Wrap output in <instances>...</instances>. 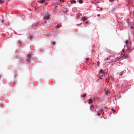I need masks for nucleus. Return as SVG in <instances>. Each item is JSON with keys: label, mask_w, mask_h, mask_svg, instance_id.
Returning a JSON list of instances; mask_svg holds the SVG:
<instances>
[{"label": "nucleus", "mask_w": 134, "mask_h": 134, "mask_svg": "<svg viewBox=\"0 0 134 134\" xmlns=\"http://www.w3.org/2000/svg\"><path fill=\"white\" fill-rule=\"evenodd\" d=\"M130 45L129 46H127V50L128 51H129L130 52H131L132 51V50L130 49V47H131V43H130Z\"/></svg>", "instance_id": "1"}, {"label": "nucleus", "mask_w": 134, "mask_h": 134, "mask_svg": "<svg viewBox=\"0 0 134 134\" xmlns=\"http://www.w3.org/2000/svg\"><path fill=\"white\" fill-rule=\"evenodd\" d=\"M49 18V16L48 15H46L45 16L44 19L46 20H48Z\"/></svg>", "instance_id": "2"}, {"label": "nucleus", "mask_w": 134, "mask_h": 134, "mask_svg": "<svg viewBox=\"0 0 134 134\" xmlns=\"http://www.w3.org/2000/svg\"><path fill=\"white\" fill-rule=\"evenodd\" d=\"M87 19V18H86L85 17H83L81 18V21H85Z\"/></svg>", "instance_id": "3"}, {"label": "nucleus", "mask_w": 134, "mask_h": 134, "mask_svg": "<svg viewBox=\"0 0 134 134\" xmlns=\"http://www.w3.org/2000/svg\"><path fill=\"white\" fill-rule=\"evenodd\" d=\"M92 101L93 99H89L88 103L89 104H91L92 102Z\"/></svg>", "instance_id": "4"}, {"label": "nucleus", "mask_w": 134, "mask_h": 134, "mask_svg": "<svg viewBox=\"0 0 134 134\" xmlns=\"http://www.w3.org/2000/svg\"><path fill=\"white\" fill-rule=\"evenodd\" d=\"M104 72V71L102 69H101L99 72V73L100 74V73H103Z\"/></svg>", "instance_id": "5"}, {"label": "nucleus", "mask_w": 134, "mask_h": 134, "mask_svg": "<svg viewBox=\"0 0 134 134\" xmlns=\"http://www.w3.org/2000/svg\"><path fill=\"white\" fill-rule=\"evenodd\" d=\"M86 93H85V94H84L83 95H81V96L82 97H86Z\"/></svg>", "instance_id": "6"}, {"label": "nucleus", "mask_w": 134, "mask_h": 134, "mask_svg": "<svg viewBox=\"0 0 134 134\" xmlns=\"http://www.w3.org/2000/svg\"><path fill=\"white\" fill-rule=\"evenodd\" d=\"M76 2L74 0H71V3H76Z\"/></svg>", "instance_id": "7"}, {"label": "nucleus", "mask_w": 134, "mask_h": 134, "mask_svg": "<svg viewBox=\"0 0 134 134\" xmlns=\"http://www.w3.org/2000/svg\"><path fill=\"white\" fill-rule=\"evenodd\" d=\"M45 0H42L40 2L43 3L45 2Z\"/></svg>", "instance_id": "8"}, {"label": "nucleus", "mask_w": 134, "mask_h": 134, "mask_svg": "<svg viewBox=\"0 0 134 134\" xmlns=\"http://www.w3.org/2000/svg\"><path fill=\"white\" fill-rule=\"evenodd\" d=\"M93 107H93L92 105H91L90 107V109L91 110L93 111V110L92 109V108Z\"/></svg>", "instance_id": "9"}, {"label": "nucleus", "mask_w": 134, "mask_h": 134, "mask_svg": "<svg viewBox=\"0 0 134 134\" xmlns=\"http://www.w3.org/2000/svg\"><path fill=\"white\" fill-rule=\"evenodd\" d=\"M129 57V55H125V58H128Z\"/></svg>", "instance_id": "10"}, {"label": "nucleus", "mask_w": 134, "mask_h": 134, "mask_svg": "<svg viewBox=\"0 0 134 134\" xmlns=\"http://www.w3.org/2000/svg\"><path fill=\"white\" fill-rule=\"evenodd\" d=\"M79 2L80 3H82L83 2V1L82 0H79Z\"/></svg>", "instance_id": "11"}, {"label": "nucleus", "mask_w": 134, "mask_h": 134, "mask_svg": "<svg viewBox=\"0 0 134 134\" xmlns=\"http://www.w3.org/2000/svg\"><path fill=\"white\" fill-rule=\"evenodd\" d=\"M4 2V1H3L2 0H0V4L3 3Z\"/></svg>", "instance_id": "12"}, {"label": "nucleus", "mask_w": 134, "mask_h": 134, "mask_svg": "<svg viewBox=\"0 0 134 134\" xmlns=\"http://www.w3.org/2000/svg\"><path fill=\"white\" fill-rule=\"evenodd\" d=\"M106 59L107 60L110 59V56H109V57L107 58H106Z\"/></svg>", "instance_id": "13"}, {"label": "nucleus", "mask_w": 134, "mask_h": 134, "mask_svg": "<svg viewBox=\"0 0 134 134\" xmlns=\"http://www.w3.org/2000/svg\"><path fill=\"white\" fill-rule=\"evenodd\" d=\"M111 110L113 111V113H114L115 111V110L113 108H111Z\"/></svg>", "instance_id": "14"}, {"label": "nucleus", "mask_w": 134, "mask_h": 134, "mask_svg": "<svg viewBox=\"0 0 134 134\" xmlns=\"http://www.w3.org/2000/svg\"><path fill=\"white\" fill-rule=\"evenodd\" d=\"M99 63H100L99 62V61L97 63V65L98 66H99Z\"/></svg>", "instance_id": "15"}, {"label": "nucleus", "mask_w": 134, "mask_h": 134, "mask_svg": "<svg viewBox=\"0 0 134 134\" xmlns=\"http://www.w3.org/2000/svg\"><path fill=\"white\" fill-rule=\"evenodd\" d=\"M100 114V113H98V114H96V115L97 116L98 115V116H99Z\"/></svg>", "instance_id": "16"}, {"label": "nucleus", "mask_w": 134, "mask_h": 134, "mask_svg": "<svg viewBox=\"0 0 134 134\" xmlns=\"http://www.w3.org/2000/svg\"><path fill=\"white\" fill-rule=\"evenodd\" d=\"M109 93V91H107L105 93V94L106 95L107 94Z\"/></svg>", "instance_id": "17"}, {"label": "nucleus", "mask_w": 134, "mask_h": 134, "mask_svg": "<svg viewBox=\"0 0 134 134\" xmlns=\"http://www.w3.org/2000/svg\"><path fill=\"white\" fill-rule=\"evenodd\" d=\"M128 42V41L127 40H126L125 42V43L127 44Z\"/></svg>", "instance_id": "18"}, {"label": "nucleus", "mask_w": 134, "mask_h": 134, "mask_svg": "<svg viewBox=\"0 0 134 134\" xmlns=\"http://www.w3.org/2000/svg\"><path fill=\"white\" fill-rule=\"evenodd\" d=\"M85 23H86V24H87V25H88V24L89 23H88V21H86L85 22ZM87 26V25H86V26Z\"/></svg>", "instance_id": "19"}, {"label": "nucleus", "mask_w": 134, "mask_h": 134, "mask_svg": "<svg viewBox=\"0 0 134 134\" xmlns=\"http://www.w3.org/2000/svg\"><path fill=\"white\" fill-rule=\"evenodd\" d=\"M99 110L101 111V112H102V111H103V109H100Z\"/></svg>", "instance_id": "20"}, {"label": "nucleus", "mask_w": 134, "mask_h": 134, "mask_svg": "<svg viewBox=\"0 0 134 134\" xmlns=\"http://www.w3.org/2000/svg\"><path fill=\"white\" fill-rule=\"evenodd\" d=\"M89 58H86V60L87 61L88 60H89Z\"/></svg>", "instance_id": "21"}, {"label": "nucleus", "mask_w": 134, "mask_h": 134, "mask_svg": "<svg viewBox=\"0 0 134 134\" xmlns=\"http://www.w3.org/2000/svg\"><path fill=\"white\" fill-rule=\"evenodd\" d=\"M4 21L3 20H2V21H1L2 22V23H3L4 22Z\"/></svg>", "instance_id": "22"}, {"label": "nucleus", "mask_w": 134, "mask_h": 134, "mask_svg": "<svg viewBox=\"0 0 134 134\" xmlns=\"http://www.w3.org/2000/svg\"><path fill=\"white\" fill-rule=\"evenodd\" d=\"M30 56H31V55H30V54H29V55H28V57H30Z\"/></svg>", "instance_id": "23"}, {"label": "nucleus", "mask_w": 134, "mask_h": 134, "mask_svg": "<svg viewBox=\"0 0 134 134\" xmlns=\"http://www.w3.org/2000/svg\"><path fill=\"white\" fill-rule=\"evenodd\" d=\"M114 0H109V1L110 2H111V1H113Z\"/></svg>", "instance_id": "24"}, {"label": "nucleus", "mask_w": 134, "mask_h": 134, "mask_svg": "<svg viewBox=\"0 0 134 134\" xmlns=\"http://www.w3.org/2000/svg\"><path fill=\"white\" fill-rule=\"evenodd\" d=\"M97 16H100V14H98L97 15Z\"/></svg>", "instance_id": "25"}, {"label": "nucleus", "mask_w": 134, "mask_h": 134, "mask_svg": "<svg viewBox=\"0 0 134 134\" xmlns=\"http://www.w3.org/2000/svg\"><path fill=\"white\" fill-rule=\"evenodd\" d=\"M122 51L123 52H124V49H123L122 50Z\"/></svg>", "instance_id": "26"}, {"label": "nucleus", "mask_w": 134, "mask_h": 134, "mask_svg": "<svg viewBox=\"0 0 134 134\" xmlns=\"http://www.w3.org/2000/svg\"><path fill=\"white\" fill-rule=\"evenodd\" d=\"M133 28V27L132 26H131V28L132 29Z\"/></svg>", "instance_id": "27"}, {"label": "nucleus", "mask_w": 134, "mask_h": 134, "mask_svg": "<svg viewBox=\"0 0 134 134\" xmlns=\"http://www.w3.org/2000/svg\"><path fill=\"white\" fill-rule=\"evenodd\" d=\"M63 0H60V1H62Z\"/></svg>", "instance_id": "28"}, {"label": "nucleus", "mask_w": 134, "mask_h": 134, "mask_svg": "<svg viewBox=\"0 0 134 134\" xmlns=\"http://www.w3.org/2000/svg\"><path fill=\"white\" fill-rule=\"evenodd\" d=\"M104 114V112H103V115Z\"/></svg>", "instance_id": "29"}, {"label": "nucleus", "mask_w": 134, "mask_h": 134, "mask_svg": "<svg viewBox=\"0 0 134 134\" xmlns=\"http://www.w3.org/2000/svg\"><path fill=\"white\" fill-rule=\"evenodd\" d=\"M100 9V10H102V8Z\"/></svg>", "instance_id": "30"}, {"label": "nucleus", "mask_w": 134, "mask_h": 134, "mask_svg": "<svg viewBox=\"0 0 134 134\" xmlns=\"http://www.w3.org/2000/svg\"><path fill=\"white\" fill-rule=\"evenodd\" d=\"M119 59V58H118V59Z\"/></svg>", "instance_id": "31"}, {"label": "nucleus", "mask_w": 134, "mask_h": 134, "mask_svg": "<svg viewBox=\"0 0 134 134\" xmlns=\"http://www.w3.org/2000/svg\"><path fill=\"white\" fill-rule=\"evenodd\" d=\"M53 45H54V43H53Z\"/></svg>", "instance_id": "32"}, {"label": "nucleus", "mask_w": 134, "mask_h": 134, "mask_svg": "<svg viewBox=\"0 0 134 134\" xmlns=\"http://www.w3.org/2000/svg\"><path fill=\"white\" fill-rule=\"evenodd\" d=\"M53 45H54V43H53Z\"/></svg>", "instance_id": "33"}]
</instances>
